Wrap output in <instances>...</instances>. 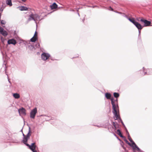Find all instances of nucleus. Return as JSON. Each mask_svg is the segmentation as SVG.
<instances>
[{
	"mask_svg": "<svg viewBox=\"0 0 152 152\" xmlns=\"http://www.w3.org/2000/svg\"><path fill=\"white\" fill-rule=\"evenodd\" d=\"M58 7L57 5L55 3H54L50 6V8L51 10H53L57 8Z\"/></svg>",
	"mask_w": 152,
	"mask_h": 152,
	"instance_id": "obj_12",
	"label": "nucleus"
},
{
	"mask_svg": "<svg viewBox=\"0 0 152 152\" xmlns=\"http://www.w3.org/2000/svg\"><path fill=\"white\" fill-rule=\"evenodd\" d=\"M37 45H38V46L40 47V45H39V43H38Z\"/></svg>",
	"mask_w": 152,
	"mask_h": 152,
	"instance_id": "obj_33",
	"label": "nucleus"
},
{
	"mask_svg": "<svg viewBox=\"0 0 152 152\" xmlns=\"http://www.w3.org/2000/svg\"><path fill=\"white\" fill-rule=\"evenodd\" d=\"M27 146L29 147V148L33 152H37V151L35 150L36 148L35 143H32L31 145L29 144H27Z\"/></svg>",
	"mask_w": 152,
	"mask_h": 152,
	"instance_id": "obj_3",
	"label": "nucleus"
},
{
	"mask_svg": "<svg viewBox=\"0 0 152 152\" xmlns=\"http://www.w3.org/2000/svg\"><path fill=\"white\" fill-rule=\"evenodd\" d=\"M133 145H134L135 147H136V148H137V149L138 151H139V150H140L139 148L137 146V145H136L135 144H134Z\"/></svg>",
	"mask_w": 152,
	"mask_h": 152,
	"instance_id": "obj_28",
	"label": "nucleus"
},
{
	"mask_svg": "<svg viewBox=\"0 0 152 152\" xmlns=\"http://www.w3.org/2000/svg\"><path fill=\"white\" fill-rule=\"evenodd\" d=\"M38 39V37L33 36L30 39L31 42H35Z\"/></svg>",
	"mask_w": 152,
	"mask_h": 152,
	"instance_id": "obj_16",
	"label": "nucleus"
},
{
	"mask_svg": "<svg viewBox=\"0 0 152 152\" xmlns=\"http://www.w3.org/2000/svg\"><path fill=\"white\" fill-rule=\"evenodd\" d=\"M124 141H125V142L127 144H128L130 146H133V145H131V144H130V143H129V141L126 140V139H124Z\"/></svg>",
	"mask_w": 152,
	"mask_h": 152,
	"instance_id": "obj_23",
	"label": "nucleus"
},
{
	"mask_svg": "<svg viewBox=\"0 0 152 152\" xmlns=\"http://www.w3.org/2000/svg\"><path fill=\"white\" fill-rule=\"evenodd\" d=\"M7 43L9 44H12L15 45L16 43V42L15 39H12L8 40Z\"/></svg>",
	"mask_w": 152,
	"mask_h": 152,
	"instance_id": "obj_10",
	"label": "nucleus"
},
{
	"mask_svg": "<svg viewBox=\"0 0 152 152\" xmlns=\"http://www.w3.org/2000/svg\"><path fill=\"white\" fill-rule=\"evenodd\" d=\"M13 96L15 99H18L20 97L19 94L18 93L14 94Z\"/></svg>",
	"mask_w": 152,
	"mask_h": 152,
	"instance_id": "obj_15",
	"label": "nucleus"
},
{
	"mask_svg": "<svg viewBox=\"0 0 152 152\" xmlns=\"http://www.w3.org/2000/svg\"><path fill=\"white\" fill-rule=\"evenodd\" d=\"M114 96L116 98H117L119 96V94L118 93H114L113 94Z\"/></svg>",
	"mask_w": 152,
	"mask_h": 152,
	"instance_id": "obj_22",
	"label": "nucleus"
},
{
	"mask_svg": "<svg viewBox=\"0 0 152 152\" xmlns=\"http://www.w3.org/2000/svg\"><path fill=\"white\" fill-rule=\"evenodd\" d=\"M1 33L4 36H6L7 35V32L3 30Z\"/></svg>",
	"mask_w": 152,
	"mask_h": 152,
	"instance_id": "obj_21",
	"label": "nucleus"
},
{
	"mask_svg": "<svg viewBox=\"0 0 152 152\" xmlns=\"http://www.w3.org/2000/svg\"><path fill=\"white\" fill-rule=\"evenodd\" d=\"M19 9L21 11H26L28 10L29 8H28L26 7L20 6L19 7Z\"/></svg>",
	"mask_w": 152,
	"mask_h": 152,
	"instance_id": "obj_13",
	"label": "nucleus"
},
{
	"mask_svg": "<svg viewBox=\"0 0 152 152\" xmlns=\"http://www.w3.org/2000/svg\"><path fill=\"white\" fill-rule=\"evenodd\" d=\"M109 10H111L112 11H113V9L111 7H109Z\"/></svg>",
	"mask_w": 152,
	"mask_h": 152,
	"instance_id": "obj_31",
	"label": "nucleus"
},
{
	"mask_svg": "<svg viewBox=\"0 0 152 152\" xmlns=\"http://www.w3.org/2000/svg\"><path fill=\"white\" fill-rule=\"evenodd\" d=\"M105 96L107 99H111V95L109 93H106L105 94Z\"/></svg>",
	"mask_w": 152,
	"mask_h": 152,
	"instance_id": "obj_14",
	"label": "nucleus"
},
{
	"mask_svg": "<svg viewBox=\"0 0 152 152\" xmlns=\"http://www.w3.org/2000/svg\"><path fill=\"white\" fill-rule=\"evenodd\" d=\"M6 3L7 5L10 6H11L12 5L11 0H7L6 1Z\"/></svg>",
	"mask_w": 152,
	"mask_h": 152,
	"instance_id": "obj_20",
	"label": "nucleus"
},
{
	"mask_svg": "<svg viewBox=\"0 0 152 152\" xmlns=\"http://www.w3.org/2000/svg\"><path fill=\"white\" fill-rule=\"evenodd\" d=\"M1 23L2 24H5V22L4 20H1Z\"/></svg>",
	"mask_w": 152,
	"mask_h": 152,
	"instance_id": "obj_25",
	"label": "nucleus"
},
{
	"mask_svg": "<svg viewBox=\"0 0 152 152\" xmlns=\"http://www.w3.org/2000/svg\"><path fill=\"white\" fill-rule=\"evenodd\" d=\"M113 125L115 129H117V124L116 123H115L114 122H113Z\"/></svg>",
	"mask_w": 152,
	"mask_h": 152,
	"instance_id": "obj_24",
	"label": "nucleus"
},
{
	"mask_svg": "<svg viewBox=\"0 0 152 152\" xmlns=\"http://www.w3.org/2000/svg\"><path fill=\"white\" fill-rule=\"evenodd\" d=\"M118 108L113 109V112L115 116V120H117L120 118L119 115L118 113Z\"/></svg>",
	"mask_w": 152,
	"mask_h": 152,
	"instance_id": "obj_8",
	"label": "nucleus"
},
{
	"mask_svg": "<svg viewBox=\"0 0 152 152\" xmlns=\"http://www.w3.org/2000/svg\"><path fill=\"white\" fill-rule=\"evenodd\" d=\"M118 135L121 137H122V138H124V137L123 136V135H122L121 133L120 134H119Z\"/></svg>",
	"mask_w": 152,
	"mask_h": 152,
	"instance_id": "obj_30",
	"label": "nucleus"
},
{
	"mask_svg": "<svg viewBox=\"0 0 152 152\" xmlns=\"http://www.w3.org/2000/svg\"><path fill=\"white\" fill-rule=\"evenodd\" d=\"M3 30V28H2L0 27V32L1 33L2 32Z\"/></svg>",
	"mask_w": 152,
	"mask_h": 152,
	"instance_id": "obj_29",
	"label": "nucleus"
},
{
	"mask_svg": "<svg viewBox=\"0 0 152 152\" xmlns=\"http://www.w3.org/2000/svg\"><path fill=\"white\" fill-rule=\"evenodd\" d=\"M128 139L130 141V142L132 143V145H133L134 144H135V143L133 141L132 139V138L131 137L129 136H128Z\"/></svg>",
	"mask_w": 152,
	"mask_h": 152,
	"instance_id": "obj_19",
	"label": "nucleus"
},
{
	"mask_svg": "<svg viewBox=\"0 0 152 152\" xmlns=\"http://www.w3.org/2000/svg\"><path fill=\"white\" fill-rule=\"evenodd\" d=\"M38 16L37 14H32L29 15V18L28 19V21H29L32 20H35L36 18Z\"/></svg>",
	"mask_w": 152,
	"mask_h": 152,
	"instance_id": "obj_7",
	"label": "nucleus"
},
{
	"mask_svg": "<svg viewBox=\"0 0 152 152\" xmlns=\"http://www.w3.org/2000/svg\"><path fill=\"white\" fill-rule=\"evenodd\" d=\"M140 21L144 23V26H152V25H151V21H148L144 19L143 18H142L141 19Z\"/></svg>",
	"mask_w": 152,
	"mask_h": 152,
	"instance_id": "obj_4",
	"label": "nucleus"
},
{
	"mask_svg": "<svg viewBox=\"0 0 152 152\" xmlns=\"http://www.w3.org/2000/svg\"><path fill=\"white\" fill-rule=\"evenodd\" d=\"M128 20L131 22H132V23H133L134 25L135 24V23L137 22L135 21V20L134 19V18H129Z\"/></svg>",
	"mask_w": 152,
	"mask_h": 152,
	"instance_id": "obj_18",
	"label": "nucleus"
},
{
	"mask_svg": "<svg viewBox=\"0 0 152 152\" xmlns=\"http://www.w3.org/2000/svg\"><path fill=\"white\" fill-rule=\"evenodd\" d=\"M50 55L49 54L44 53L41 55V58L42 60L45 61L48 59L50 57Z\"/></svg>",
	"mask_w": 152,
	"mask_h": 152,
	"instance_id": "obj_5",
	"label": "nucleus"
},
{
	"mask_svg": "<svg viewBox=\"0 0 152 152\" xmlns=\"http://www.w3.org/2000/svg\"><path fill=\"white\" fill-rule=\"evenodd\" d=\"M37 112V108L35 107L32 110L30 113V117L33 118H34L35 115Z\"/></svg>",
	"mask_w": 152,
	"mask_h": 152,
	"instance_id": "obj_6",
	"label": "nucleus"
},
{
	"mask_svg": "<svg viewBox=\"0 0 152 152\" xmlns=\"http://www.w3.org/2000/svg\"><path fill=\"white\" fill-rule=\"evenodd\" d=\"M84 20H83V22H84Z\"/></svg>",
	"mask_w": 152,
	"mask_h": 152,
	"instance_id": "obj_34",
	"label": "nucleus"
},
{
	"mask_svg": "<svg viewBox=\"0 0 152 152\" xmlns=\"http://www.w3.org/2000/svg\"><path fill=\"white\" fill-rule=\"evenodd\" d=\"M147 72L148 73V75H152V69H148L147 70V72H145L144 75L147 74Z\"/></svg>",
	"mask_w": 152,
	"mask_h": 152,
	"instance_id": "obj_17",
	"label": "nucleus"
},
{
	"mask_svg": "<svg viewBox=\"0 0 152 152\" xmlns=\"http://www.w3.org/2000/svg\"><path fill=\"white\" fill-rule=\"evenodd\" d=\"M134 25L139 30V33L140 32V30L142 29L143 26H142L138 22H137Z\"/></svg>",
	"mask_w": 152,
	"mask_h": 152,
	"instance_id": "obj_9",
	"label": "nucleus"
},
{
	"mask_svg": "<svg viewBox=\"0 0 152 152\" xmlns=\"http://www.w3.org/2000/svg\"><path fill=\"white\" fill-rule=\"evenodd\" d=\"M117 133V134H118V135L119 134H120L121 132L120 131V130L119 129H118L117 130V132H116Z\"/></svg>",
	"mask_w": 152,
	"mask_h": 152,
	"instance_id": "obj_27",
	"label": "nucleus"
},
{
	"mask_svg": "<svg viewBox=\"0 0 152 152\" xmlns=\"http://www.w3.org/2000/svg\"><path fill=\"white\" fill-rule=\"evenodd\" d=\"M31 131L30 129H29V132L28 133V134L26 135H25L24 134H23V135L24 137L23 139V142L27 146V144H28V143H26L29 137L31 136Z\"/></svg>",
	"mask_w": 152,
	"mask_h": 152,
	"instance_id": "obj_1",
	"label": "nucleus"
},
{
	"mask_svg": "<svg viewBox=\"0 0 152 152\" xmlns=\"http://www.w3.org/2000/svg\"><path fill=\"white\" fill-rule=\"evenodd\" d=\"M18 112L20 114L25 115L26 114V110L23 107L21 109H19L18 110Z\"/></svg>",
	"mask_w": 152,
	"mask_h": 152,
	"instance_id": "obj_11",
	"label": "nucleus"
},
{
	"mask_svg": "<svg viewBox=\"0 0 152 152\" xmlns=\"http://www.w3.org/2000/svg\"><path fill=\"white\" fill-rule=\"evenodd\" d=\"M22 0L24 2H25L26 1V0Z\"/></svg>",
	"mask_w": 152,
	"mask_h": 152,
	"instance_id": "obj_32",
	"label": "nucleus"
},
{
	"mask_svg": "<svg viewBox=\"0 0 152 152\" xmlns=\"http://www.w3.org/2000/svg\"><path fill=\"white\" fill-rule=\"evenodd\" d=\"M34 36L37 37V32L36 31L35 32Z\"/></svg>",
	"mask_w": 152,
	"mask_h": 152,
	"instance_id": "obj_26",
	"label": "nucleus"
},
{
	"mask_svg": "<svg viewBox=\"0 0 152 152\" xmlns=\"http://www.w3.org/2000/svg\"><path fill=\"white\" fill-rule=\"evenodd\" d=\"M111 101L113 106V109L118 108V106L116 104L117 99L116 100H115L112 97L111 99Z\"/></svg>",
	"mask_w": 152,
	"mask_h": 152,
	"instance_id": "obj_2",
	"label": "nucleus"
}]
</instances>
